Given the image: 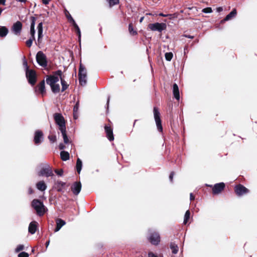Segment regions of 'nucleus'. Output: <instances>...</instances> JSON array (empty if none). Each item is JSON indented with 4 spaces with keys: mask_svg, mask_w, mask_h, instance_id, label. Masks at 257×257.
I'll list each match as a JSON object with an SVG mask.
<instances>
[{
    "mask_svg": "<svg viewBox=\"0 0 257 257\" xmlns=\"http://www.w3.org/2000/svg\"><path fill=\"white\" fill-rule=\"evenodd\" d=\"M148 257H158V256L154 254L153 252H149L148 253Z\"/></svg>",
    "mask_w": 257,
    "mask_h": 257,
    "instance_id": "49",
    "label": "nucleus"
},
{
    "mask_svg": "<svg viewBox=\"0 0 257 257\" xmlns=\"http://www.w3.org/2000/svg\"><path fill=\"white\" fill-rule=\"evenodd\" d=\"M149 240L150 242L154 245L158 244L160 241L159 234L156 232L151 233L149 238Z\"/></svg>",
    "mask_w": 257,
    "mask_h": 257,
    "instance_id": "13",
    "label": "nucleus"
},
{
    "mask_svg": "<svg viewBox=\"0 0 257 257\" xmlns=\"http://www.w3.org/2000/svg\"><path fill=\"white\" fill-rule=\"evenodd\" d=\"M36 90H38L43 96L46 93L45 80H43L36 87Z\"/></svg>",
    "mask_w": 257,
    "mask_h": 257,
    "instance_id": "19",
    "label": "nucleus"
},
{
    "mask_svg": "<svg viewBox=\"0 0 257 257\" xmlns=\"http://www.w3.org/2000/svg\"><path fill=\"white\" fill-rule=\"evenodd\" d=\"M167 25L164 23H155L149 24L148 26V29L152 31H158L161 33L163 31L166 30Z\"/></svg>",
    "mask_w": 257,
    "mask_h": 257,
    "instance_id": "3",
    "label": "nucleus"
},
{
    "mask_svg": "<svg viewBox=\"0 0 257 257\" xmlns=\"http://www.w3.org/2000/svg\"><path fill=\"white\" fill-rule=\"evenodd\" d=\"M59 76L57 75H55L53 73V75H50L47 76L46 78V83L47 84H53V83H56L59 81Z\"/></svg>",
    "mask_w": 257,
    "mask_h": 257,
    "instance_id": "16",
    "label": "nucleus"
},
{
    "mask_svg": "<svg viewBox=\"0 0 257 257\" xmlns=\"http://www.w3.org/2000/svg\"><path fill=\"white\" fill-rule=\"evenodd\" d=\"M236 14V10L235 9H233L232 11L229 14H228L224 19L221 21L220 23L222 24L226 21L231 20L233 18L235 17Z\"/></svg>",
    "mask_w": 257,
    "mask_h": 257,
    "instance_id": "20",
    "label": "nucleus"
},
{
    "mask_svg": "<svg viewBox=\"0 0 257 257\" xmlns=\"http://www.w3.org/2000/svg\"><path fill=\"white\" fill-rule=\"evenodd\" d=\"M157 127V129L160 132H163V127L162 125V121L161 119H155Z\"/></svg>",
    "mask_w": 257,
    "mask_h": 257,
    "instance_id": "33",
    "label": "nucleus"
},
{
    "mask_svg": "<svg viewBox=\"0 0 257 257\" xmlns=\"http://www.w3.org/2000/svg\"><path fill=\"white\" fill-rule=\"evenodd\" d=\"M175 174L174 172L172 171L171 172L170 175H169V179L171 182H173V177Z\"/></svg>",
    "mask_w": 257,
    "mask_h": 257,
    "instance_id": "47",
    "label": "nucleus"
},
{
    "mask_svg": "<svg viewBox=\"0 0 257 257\" xmlns=\"http://www.w3.org/2000/svg\"><path fill=\"white\" fill-rule=\"evenodd\" d=\"M65 186L66 183L58 180L55 182L53 188L56 189L58 192H63V189Z\"/></svg>",
    "mask_w": 257,
    "mask_h": 257,
    "instance_id": "15",
    "label": "nucleus"
},
{
    "mask_svg": "<svg viewBox=\"0 0 257 257\" xmlns=\"http://www.w3.org/2000/svg\"><path fill=\"white\" fill-rule=\"evenodd\" d=\"M9 32L8 29L5 26H0V37H6Z\"/></svg>",
    "mask_w": 257,
    "mask_h": 257,
    "instance_id": "26",
    "label": "nucleus"
},
{
    "mask_svg": "<svg viewBox=\"0 0 257 257\" xmlns=\"http://www.w3.org/2000/svg\"><path fill=\"white\" fill-rule=\"evenodd\" d=\"M18 257H29V254L26 252H22L18 254Z\"/></svg>",
    "mask_w": 257,
    "mask_h": 257,
    "instance_id": "45",
    "label": "nucleus"
},
{
    "mask_svg": "<svg viewBox=\"0 0 257 257\" xmlns=\"http://www.w3.org/2000/svg\"><path fill=\"white\" fill-rule=\"evenodd\" d=\"M54 172L56 174H57L58 176H62L63 175V169H61L59 170L55 169L54 170Z\"/></svg>",
    "mask_w": 257,
    "mask_h": 257,
    "instance_id": "41",
    "label": "nucleus"
},
{
    "mask_svg": "<svg viewBox=\"0 0 257 257\" xmlns=\"http://www.w3.org/2000/svg\"><path fill=\"white\" fill-rule=\"evenodd\" d=\"M234 192L238 196H241L249 192V190L243 185L239 184L234 187Z\"/></svg>",
    "mask_w": 257,
    "mask_h": 257,
    "instance_id": "7",
    "label": "nucleus"
},
{
    "mask_svg": "<svg viewBox=\"0 0 257 257\" xmlns=\"http://www.w3.org/2000/svg\"><path fill=\"white\" fill-rule=\"evenodd\" d=\"M104 128L106 138L109 141H113L114 140V136L112 126L109 124H105L104 126Z\"/></svg>",
    "mask_w": 257,
    "mask_h": 257,
    "instance_id": "11",
    "label": "nucleus"
},
{
    "mask_svg": "<svg viewBox=\"0 0 257 257\" xmlns=\"http://www.w3.org/2000/svg\"><path fill=\"white\" fill-rule=\"evenodd\" d=\"M65 224V221L61 219H57L56 220V227L54 229V231H58L60 229V228Z\"/></svg>",
    "mask_w": 257,
    "mask_h": 257,
    "instance_id": "23",
    "label": "nucleus"
},
{
    "mask_svg": "<svg viewBox=\"0 0 257 257\" xmlns=\"http://www.w3.org/2000/svg\"><path fill=\"white\" fill-rule=\"evenodd\" d=\"M54 119L56 123L59 126L60 130L66 128L65 120L62 114L59 113H54Z\"/></svg>",
    "mask_w": 257,
    "mask_h": 257,
    "instance_id": "4",
    "label": "nucleus"
},
{
    "mask_svg": "<svg viewBox=\"0 0 257 257\" xmlns=\"http://www.w3.org/2000/svg\"><path fill=\"white\" fill-rule=\"evenodd\" d=\"M183 37L188 38H190V39H193L194 37L193 36H191L189 35H186V34L183 35Z\"/></svg>",
    "mask_w": 257,
    "mask_h": 257,
    "instance_id": "52",
    "label": "nucleus"
},
{
    "mask_svg": "<svg viewBox=\"0 0 257 257\" xmlns=\"http://www.w3.org/2000/svg\"><path fill=\"white\" fill-rule=\"evenodd\" d=\"M23 65L26 67V71H28V70H30L29 69V67L28 66V63L26 60H25L23 63Z\"/></svg>",
    "mask_w": 257,
    "mask_h": 257,
    "instance_id": "51",
    "label": "nucleus"
},
{
    "mask_svg": "<svg viewBox=\"0 0 257 257\" xmlns=\"http://www.w3.org/2000/svg\"><path fill=\"white\" fill-rule=\"evenodd\" d=\"M22 28V24L20 21H17L15 23L12 27V30L14 32L15 34H20Z\"/></svg>",
    "mask_w": 257,
    "mask_h": 257,
    "instance_id": "18",
    "label": "nucleus"
},
{
    "mask_svg": "<svg viewBox=\"0 0 257 257\" xmlns=\"http://www.w3.org/2000/svg\"><path fill=\"white\" fill-rule=\"evenodd\" d=\"M170 248L172 250V252L174 254L177 253L178 251V247L177 245L174 242L171 243Z\"/></svg>",
    "mask_w": 257,
    "mask_h": 257,
    "instance_id": "32",
    "label": "nucleus"
},
{
    "mask_svg": "<svg viewBox=\"0 0 257 257\" xmlns=\"http://www.w3.org/2000/svg\"><path fill=\"white\" fill-rule=\"evenodd\" d=\"M216 11L217 12L219 13L223 11V9L222 7H218L216 9Z\"/></svg>",
    "mask_w": 257,
    "mask_h": 257,
    "instance_id": "55",
    "label": "nucleus"
},
{
    "mask_svg": "<svg viewBox=\"0 0 257 257\" xmlns=\"http://www.w3.org/2000/svg\"><path fill=\"white\" fill-rule=\"evenodd\" d=\"M35 40V39H33L32 38H30V39L29 40H28L26 42L27 46L28 47H31L32 45L33 40Z\"/></svg>",
    "mask_w": 257,
    "mask_h": 257,
    "instance_id": "39",
    "label": "nucleus"
},
{
    "mask_svg": "<svg viewBox=\"0 0 257 257\" xmlns=\"http://www.w3.org/2000/svg\"><path fill=\"white\" fill-rule=\"evenodd\" d=\"M202 12L204 13H210L212 12L211 8L207 7L202 10Z\"/></svg>",
    "mask_w": 257,
    "mask_h": 257,
    "instance_id": "44",
    "label": "nucleus"
},
{
    "mask_svg": "<svg viewBox=\"0 0 257 257\" xmlns=\"http://www.w3.org/2000/svg\"><path fill=\"white\" fill-rule=\"evenodd\" d=\"M6 0H0V4L5 5Z\"/></svg>",
    "mask_w": 257,
    "mask_h": 257,
    "instance_id": "59",
    "label": "nucleus"
},
{
    "mask_svg": "<svg viewBox=\"0 0 257 257\" xmlns=\"http://www.w3.org/2000/svg\"><path fill=\"white\" fill-rule=\"evenodd\" d=\"M17 2H20L21 3H25L27 2V0H16Z\"/></svg>",
    "mask_w": 257,
    "mask_h": 257,
    "instance_id": "60",
    "label": "nucleus"
},
{
    "mask_svg": "<svg viewBox=\"0 0 257 257\" xmlns=\"http://www.w3.org/2000/svg\"><path fill=\"white\" fill-rule=\"evenodd\" d=\"M38 175L39 176H45L46 177L53 176L54 175L53 174L52 168L50 166L47 165V167L45 168H43L41 169V170L38 173Z\"/></svg>",
    "mask_w": 257,
    "mask_h": 257,
    "instance_id": "9",
    "label": "nucleus"
},
{
    "mask_svg": "<svg viewBox=\"0 0 257 257\" xmlns=\"http://www.w3.org/2000/svg\"><path fill=\"white\" fill-rule=\"evenodd\" d=\"M37 188L40 191H44L46 189L47 186L44 181H40L36 184Z\"/></svg>",
    "mask_w": 257,
    "mask_h": 257,
    "instance_id": "24",
    "label": "nucleus"
},
{
    "mask_svg": "<svg viewBox=\"0 0 257 257\" xmlns=\"http://www.w3.org/2000/svg\"><path fill=\"white\" fill-rule=\"evenodd\" d=\"M48 139L52 143H54L56 142L57 139L56 136L55 135H50L48 136Z\"/></svg>",
    "mask_w": 257,
    "mask_h": 257,
    "instance_id": "38",
    "label": "nucleus"
},
{
    "mask_svg": "<svg viewBox=\"0 0 257 257\" xmlns=\"http://www.w3.org/2000/svg\"><path fill=\"white\" fill-rule=\"evenodd\" d=\"M71 189L73 193L77 195L81 189V184L80 182H75L71 186Z\"/></svg>",
    "mask_w": 257,
    "mask_h": 257,
    "instance_id": "14",
    "label": "nucleus"
},
{
    "mask_svg": "<svg viewBox=\"0 0 257 257\" xmlns=\"http://www.w3.org/2000/svg\"><path fill=\"white\" fill-rule=\"evenodd\" d=\"M79 101H78L76 103V104L74 105V108H73V112H74V113L77 112L78 109H79Z\"/></svg>",
    "mask_w": 257,
    "mask_h": 257,
    "instance_id": "43",
    "label": "nucleus"
},
{
    "mask_svg": "<svg viewBox=\"0 0 257 257\" xmlns=\"http://www.w3.org/2000/svg\"><path fill=\"white\" fill-rule=\"evenodd\" d=\"M60 157L62 160L66 161L69 159L70 155L68 152L62 151L60 153Z\"/></svg>",
    "mask_w": 257,
    "mask_h": 257,
    "instance_id": "27",
    "label": "nucleus"
},
{
    "mask_svg": "<svg viewBox=\"0 0 257 257\" xmlns=\"http://www.w3.org/2000/svg\"><path fill=\"white\" fill-rule=\"evenodd\" d=\"M31 20V26H30V34H31V38L33 39H35V23L36 21V18L34 17H31L30 18Z\"/></svg>",
    "mask_w": 257,
    "mask_h": 257,
    "instance_id": "17",
    "label": "nucleus"
},
{
    "mask_svg": "<svg viewBox=\"0 0 257 257\" xmlns=\"http://www.w3.org/2000/svg\"><path fill=\"white\" fill-rule=\"evenodd\" d=\"M34 191L33 189L32 188L30 187L28 189L29 194H32L34 193Z\"/></svg>",
    "mask_w": 257,
    "mask_h": 257,
    "instance_id": "53",
    "label": "nucleus"
},
{
    "mask_svg": "<svg viewBox=\"0 0 257 257\" xmlns=\"http://www.w3.org/2000/svg\"><path fill=\"white\" fill-rule=\"evenodd\" d=\"M82 166V163L79 158H78L76 161V168L78 173H80Z\"/></svg>",
    "mask_w": 257,
    "mask_h": 257,
    "instance_id": "31",
    "label": "nucleus"
},
{
    "mask_svg": "<svg viewBox=\"0 0 257 257\" xmlns=\"http://www.w3.org/2000/svg\"><path fill=\"white\" fill-rule=\"evenodd\" d=\"M59 148L60 150H62L65 148V146L64 144H63L62 143H61L59 145Z\"/></svg>",
    "mask_w": 257,
    "mask_h": 257,
    "instance_id": "50",
    "label": "nucleus"
},
{
    "mask_svg": "<svg viewBox=\"0 0 257 257\" xmlns=\"http://www.w3.org/2000/svg\"><path fill=\"white\" fill-rule=\"evenodd\" d=\"M36 61L42 67L45 68L47 66V57L42 51H39L36 55Z\"/></svg>",
    "mask_w": 257,
    "mask_h": 257,
    "instance_id": "5",
    "label": "nucleus"
},
{
    "mask_svg": "<svg viewBox=\"0 0 257 257\" xmlns=\"http://www.w3.org/2000/svg\"><path fill=\"white\" fill-rule=\"evenodd\" d=\"M24 249V246L23 245L20 244L17 246V248H16L15 251L17 252H19L20 251L23 250Z\"/></svg>",
    "mask_w": 257,
    "mask_h": 257,
    "instance_id": "42",
    "label": "nucleus"
},
{
    "mask_svg": "<svg viewBox=\"0 0 257 257\" xmlns=\"http://www.w3.org/2000/svg\"><path fill=\"white\" fill-rule=\"evenodd\" d=\"M144 19V17H141V19H140V23H142V22H143V21Z\"/></svg>",
    "mask_w": 257,
    "mask_h": 257,
    "instance_id": "62",
    "label": "nucleus"
},
{
    "mask_svg": "<svg viewBox=\"0 0 257 257\" xmlns=\"http://www.w3.org/2000/svg\"><path fill=\"white\" fill-rule=\"evenodd\" d=\"M38 222L34 221L31 222L29 226V232L31 234H34L37 230V227H38Z\"/></svg>",
    "mask_w": 257,
    "mask_h": 257,
    "instance_id": "21",
    "label": "nucleus"
},
{
    "mask_svg": "<svg viewBox=\"0 0 257 257\" xmlns=\"http://www.w3.org/2000/svg\"><path fill=\"white\" fill-rule=\"evenodd\" d=\"M108 3L109 7L112 8L113 6L118 5L119 3V0H106Z\"/></svg>",
    "mask_w": 257,
    "mask_h": 257,
    "instance_id": "34",
    "label": "nucleus"
},
{
    "mask_svg": "<svg viewBox=\"0 0 257 257\" xmlns=\"http://www.w3.org/2000/svg\"><path fill=\"white\" fill-rule=\"evenodd\" d=\"M65 16L67 18L68 21L70 22L71 21L70 17H72L71 15L69 14V12L67 10L65 12Z\"/></svg>",
    "mask_w": 257,
    "mask_h": 257,
    "instance_id": "46",
    "label": "nucleus"
},
{
    "mask_svg": "<svg viewBox=\"0 0 257 257\" xmlns=\"http://www.w3.org/2000/svg\"><path fill=\"white\" fill-rule=\"evenodd\" d=\"M210 187H212V194L213 195H217L221 193L225 188V184L223 182H220L215 184L213 186L209 185Z\"/></svg>",
    "mask_w": 257,
    "mask_h": 257,
    "instance_id": "8",
    "label": "nucleus"
},
{
    "mask_svg": "<svg viewBox=\"0 0 257 257\" xmlns=\"http://www.w3.org/2000/svg\"><path fill=\"white\" fill-rule=\"evenodd\" d=\"M190 199L191 201H193L195 199V196L192 193H191L190 194Z\"/></svg>",
    "mask_w": 257,
    "mask_h": 257,
    "instance_id": "54",
    "label": "nucleus"
},
{
    "mask_svg": "<svg viewBox=\"0 0 257 257\" xmlns=\"http://www.w3.org/2000/svg\"><path fill=\"white\" fill-rule=\"evenodd\" d=\"M26 75L29 83L32 86L34 85L37 81L36 71L33 69L28 70L26 71Z\"/></svg>",
    "mask_w": 257,
    "mask_h": 257,
    "instance_id": "6",
    "label": "nucleus"
},
{
    "mask_svg": "<svg viewBox=\"0 0 257 257\" xmlns=\"http://www.w3.org/2000/svg\"><path fill=\"white\" fill-rule=\"evenodd\" d=\"M153 112H154L155 119H161V118H160L161 114H160V113L159 111V109L157 107H156V106L154 107Z\"/></svg>",
    "mask_w": 257,
    "mask_h": 257,
    "instance_id": "30",
    "label": "nucleus"
},
{
    "mask_svg": "<svg viewBox=\"0 0 257 257\" xmlns=\"http://www.w3.org/2000/svg\"><path fill=\"white\" fill-rule=\"evenodd\" d=\"M60 131L62 133L64 143L66 144H68L69 143V140L66 134V128H63V130H60Z\"/></svg>",
    "mask_w": 257,
    "mask_h": 257,
    "instance_id": "28",
    "label": "nucleus"
},
{
    "mask_svg": "<svg viewBox=\"0 0 257 257\" xmlns=\"http://www.w3.org/2000/svg\"><path fill=\"white\" fill-rule=\"evenodd\" d=\"M2 12H3V9H0V16L1 15Z\"/></svg>",
    "mask_w": 257,
    "mask_h": 257,
    "instance_id": "64",
    "label": "nucleus"
},
{
    "mask_svg": "<svg viewBox=\"0 0 257 257\" xmlns=\"http://www.w3.org/2000/svg\"><path fill=\"white\" fill-rule=\"evenodd\" d=\"M173 93L174 97L178 100L180 99V93L179 87L176 83H174L173 86Z\"/></svg>",
    "mask_w": 257,
    "mask_h": 257,
    "instance_id": "22",
    "label": "nucleus"
},
{
    "mask_svg": "<svg viewBox=\"0 0 257 257\" xmlns=\"http://www.w3.org/2000/svg\"><path fill=\"white\" fill-rule=\"evenodd\" d=\"M50 0H42L43 4H48Z\"/></svg>",
    "mask_w": 257,
    "mask_h": 257,
    "instance_id": "58",
    "label": "nucleus"
},
{
    "mask_svg": "<svg viewBox=\"0 0 257 257\" xmlns=\"http://www.w3.org/2000/svg\"><path fill=\"white\" fill-rule=\"evenodd\" d=\"M190 216V212L189 210H187L184 215V224H186L188 222Z\"/></svg>",
    "mask_w": 257,
    "mask_h": 257,
    "instance_id": "36",
    "label": "nucleus"
},
{
    "mask_svg": "<svg viewBox=\"0 0 257 257\" xmlns=\"http://www.w3.org/2000/svg\"><path fill=\"white\" fill-rule=\"evenodd\" d=\"M43 37L39 38V34L38 33V42L39 43H41Z\"/></svg>",
    "mask_w": 257,
    "mask_h": 257,
    "instance_id": "56",
    "label": "nucleus"
},
{
    "mask_svg": "<svg viewBox=\"0 0 257 257\" xmlns=\"http://www.w3.org/2000/svg\"><path fill=\"white\" fill-rule=\"evenodd\" d=\"M53 73H54L55 75H57L59 76L60 80H61V83L62 85V92L64 91L65 90H66L69 85L67 83V82L65 81L64 79V76L62 75V72L61 70H58L56 71L53 72Z\"/></svg>",
    "mask_w": 257,
    "mask_h": 257,
    "instance_id": "10",
    "label": "nucleus"
},
{
    "mask_svg": "<svg viewBox=\"0 0 257 257\" xmlns=\"http://www.w3.org/2000/svg\"><path fill=\"white\" fill-rule=\"evenodd\" d=\"M51 88L52 91L54 93L59 92L60 90V85L59 84L53 83V84H49Z\"/></svg>",
    "mask_w": 257,
    "mask_h": 257,
    "instance_id": "25",
    "label": "nucleus"
},
{
    "mask_svg": "<svg viewBox=\"0 0 257 257\" xmlns=\"http://www.w3.org/2000/svg\"><path fill=\"white\" fill-rule=\"evenodd\" d=\"M70 18H71V21L70 22L72 23V25H73L74 28L75 27V26H78L77 24L76 23L75 21H74V20L73 19V18L70 17Z\"/></svg>",
    "mask_w": 257,
    "mask_h": 257,
    "instance_id": "48",
    "label": "nucleus"
},
{
    "mask_svg": "<svg viewBox=\"0 0 257 257\" xmlns=\"http://www.w3.org/2000/svg\"><path fill=\"white\" fill-rule=\"evenodd\" d=\"M86 69L85 67L80 63V66L78 71V79L81 85H85L86 83Z\"/></svg>",
    "mask_w": 257,
    "mask_h": 257,
    "instance_id": "2",
    "label": "nucleus"
},
{
    "mask_svg": "<svg viewBox=\"0 0 257 257\" xmlns=\"http://www.w3.org/2000/svg\"><path fill=\"white\" fill-rule=\"evenodd\" d=\"M73 116L74 119H76V113H74V112H73Z\"/></svg>",
    "mask_w": 257,
    "mask_h": 257,
    "instance_id": "63",
    "label": "nucleus"
},
{
    "mask_svg": "<svg viewBox=\"0 0 257 257\" xmlns=\"http://www.w3.org/2000/svg\"><path fill=\"white\" fill-rule=\"evenodd\" d=\"M171 15H164V14L163 13H160L159 14V16H162V17H167L168 16H171Z\"/></svg>",
    "mask_w": 257,
    "mask_h": 257,
    "instance_id": "57",
    "label": "nucleus"
},
{
    "mask_svg": "<svg viewBox=\"0 0 257 257\" xmlns=\"http://www.w3.org/2000/svg\"><path fill=\"white\" fill-rule=\"evenodd\" d=\"M165 56L166 60L170 61L172 59L173 55L172 52H168L165 54Z\"/></svg>",
    "mask_w": 257,
    "mask_h": 257,
    "instance_id": "37",
    "label": "nucleus"
},
{
    "mask_svg": "<svg viewBox=\"0 0 257 257\" xmlns=\"http://www.w3.org/2000/svg\"><path fill=\"white\" fill-rule=\"evenodd\" d=\"M49 243H50V240H48L47 241H46V244H45L46 247H47L48 246Z\"/></svg>",
    "mask_w": 257,
    "mask_h": 257,
    "instance_id": "61",
    "label": "nucleus"
},
{
    "mask_svg": "<svg viewBox=\"0 0 257 257\" xmlns=\"http://www.w3.org/2000/svg\"><path fill=\"white\" fill-rule=\"evenodd\" d=\"M38 33L39 34V38L43 37V23L40 22L38 26Z\"/></svg>",
    "mask_w": 257,
    "mask_h": 257,
    "instance_id": "35",
    "label": "nucleus"
},
{
    "mask_svg": "<svg viewBox=\"0 0 257 257\" xmlns=\"http://www.w3.org/2000/svg\"><path fill=\"white\" fill-rule=\"evenodd\" d=\"M128 31L130 34L132 36H136L138 34V32L134 29V26L132 23H130L128 25Z\"/></svg>",
    "mask_w": 257,
    "mask_h": 257,
    "instance_id": "29",
    "label": "nucleus"
},
{
    "mask_svg": "<svg viewBox=\"0 0 257 257\" xmlns=\"http://www.w3.org/2000/svg\"><path fill=\"white\" fill-rule=\"evenodd\" d=\"M31 205L36 211L37 214L39 216H43L47 210L43 203L37 199H35L32 201Z\"/></svg>",
    "mask_w": 257,
    "mask_h": 257,
    "instance_id": "1",
    "label": "nucleus"
},
{
    "mask_svg": "<svg viewBox=\"0 0 257 257\" xmlns=\"http://www.w3.org/2000/svg\"><path fill=\"white\" fill-rule=\"evenodd\" d=\"M43 133L41 130H37L35 132L34 142L35 145H40L43 141Z\"/></svg>",
    "mask_w": 257,
    "mask_h": 257,
    "instance_id": "12",
    "label": "nucleus"
},
{
    "mask_svg": "<svg viewBox=\"0 0 257 257\" xmlns=\"http://www.w3.org/2000/svg\"><path fill=\"white\" fill-rule=\"evenodd\" d=\"M75 32L76 33V34L78 35V37L80 38L81 37V32L80 30L78 27V26H75Z\"/></svg>",
    "mask_w": 257,
    "mask_h": 257,
    "instance_id": "40",
    "label": "nucleus"
}]
</instances>
